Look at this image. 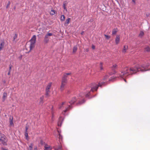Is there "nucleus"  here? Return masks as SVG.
Here are the masks:
<instances>
[{
    "label": "nucleus",
    "instance_id": "19",
    "mask_svg": "<svg viewBox=\"0 0 150 150\" xmlns=\"http://www.w3.org/2000/svg\"><path fill=\"white\" fill-rule=\"evenodd\" d=\"M17 35L16 33L14 34V36L13 37V41H15V40L17 38Z\"/></svg>",
    "mask_w": 150,
    "mask_h": 150
},
{
    "label": "nucleus",
    "instance_id": "28",
    "mask_svg": "<svg viewBox=\"0 0 150 150\" xmlns=\"http://www.w3.org/2000/svg\"><path fill=\"white\" fill-rule=\"evenodd\" d=\"M66 3L64 2L63 4V7L64 9L66 10V11H67V9L66 8Z\"/></svg>",
    "mask_w": 150,
    "mask_h": 150
},
{
    "label": "nucleus",
    "instance_id": "6",
    "mask_svg": "<svg viewBox=\"0 0 150 150\" xmlns=\"http://www.w3.org/2000/svg\"><path fill=\"white\" fill-rule=\"evenodd\" d=\"M0 141L4 145L6 144L7 141L5 136L3 134L1 133H0Z\"/></svg>",
    "mask_w": 150,
    "mask_h": 150
},
{
    "label": "nucleus",
    "instance_id": "33",
    "mask_svg": "<svg viewBox=\"0 0 150 150\" xmlns=\"http://www.w3.org/2000/svg\"><path fill=\"white\" fill-rule=\"evenodd\" d=\"M117 66L116 64H114L113 65L112 67V68H117Z\"/></svg>",
    "mask_w": 150,
    "mask_h": 150
},
{
    "label": "nucleus",
    "instance_id": "20",
    "mask_svg": "<svg viewBox=\"0 0 150 150\" xmlns=\"http://www.w3.org/2000/svg\"><path fill=\"white\" fill-rule=\"evenodd\" d=\"M146 51L147 52H150V47H147L145 48Z\"/></svg>",
    "mask_w": 150,
    "mask_h": 150
},
{
    "label": "nucleus",
    "instance_id": "1",
    "mask_svg": "<svg viewBox=\"0 0 150 150\" xmlns=\"http://www.w3.org/2000/svg\"><path fill=\"white\" fill-rule=\"evenodd\" d=\"M149 65V64L148 63L145 66L142 65L134 67H131L129 70L130 73L128 71V68L126 67L123 70L121 71V73L119 74V75L121 78H124L129 75L135 74L138 71H141L143 72L148 71L150 70V69H147V68Z\"/></svg>",
    "mask_w": 150,
    "mask_h": 150
},
{
    "label": "nucleus",
    "instance_id": "34",
    "mask_svg": "<svg viewBox=\"0 0 150 150\" xmlns=\"http://www.w3.org/2000/svg\"><path fill=\"white\" fill-rule=\"evenodd\" d=\"M144 33L143 32L141 31L139 34V36H142L144 35Z\"/></svg>",
    "mask_w": 150,
    "mask_h": 150
},
{
    "label": "nucleus",
    "instance_id": "5",
    "mask_svg": "<svg viewBox=\"0 0 150 150\" xmlns=\"http://www.w3.org/2000/svg\"><path fill=\"white\" fill-rule=\"evenodd\" d=\"M53 34L52 33H48L46 34L44 38V42L45 43H48L49 41L50 37L52 36Z\"/></svg>",
    "mask_w": 150,
    "mask_h": 150
},
{
    "label": "nucleus",
    "instance_id": "50",
    "mask_svg": "<svg viewBox=\"0 0 150 150\" xmlns=\"http://www.w3.org/2000/svg\"><path fill=\"white\" fill-rule=\"evenodd\" d=\"M4 83H5V81H4Z\"/></svg>",
    "mask_w": 150,
    "mask_h": 150
},
{
    "label": "nucleus",
    "instance_id": "7",
    "mask_svg": "<svg viewBox=\"0 0 150 150\" xmlns=\"http://www.w3.org/2000/svg\"><path fill=\"white\" fill-rule=\"evenodd\" d=\"M52 84V82H50V83H49L46 87V90H45V91H46L45 95L46 96H48L49 94L50 93V87L51 86Z\"/></svg>",
    "mask_w": 150,
    "mask_h": 150
},
{
    "label": "nucleus",
    "instance_id": "4",
    "mask_svg": "<svg viewBox=\"0 0 150 150\" xmlns=\"http://www.w3.org/2000/svg\"><path fill=\"white\" fill-rule=\"evenodd\" d=\"M36 40V36L35 35H33V37L31 38L30 41V50H31L35 47V42Z\"/></svg>",
    "mask_w": 150,
    "mask_h": 150
},
{
    "label": "nucleus",
    "instance_id": "35",
    "mask_svg": "<svg viewBox=\"0 0 150 150\" xmlns=\"http://www.w3.org/2000/svg\"><path fill=\"white\" fill-rule=\"evenodd\" d=\"M102 63H100V69L101 70H102L103 69V68L102 67Z\"/></svg>",
    "mask_w": 150,
    "mask_h": 150
},
{
    "label": "nucleus",
    "instance_id": "2",
    "mask_svg": "<svg viewBox=\"0 0 150 150\" xmlns=\"http://www.w3.org/2000/svg\"><path fill=\"white\" fill-rule=\"evenodd\" d=\"M104 83V82H101V83H99L98 85H97L95 83H93L90 85V87H88L87 88V89H89L91 88L90 91L93 92L94 91H96L97 90L98 86L101 87Z\"/></svg>",
    "mask_w": 150,
    "mask_h": 150
},
{
    "label": "nucleus",
    "instance_id": "36",
    "mask_svg": "<svg viewBox=\"0 0 150 150\" xmlns=\"http://www.w3.org/2000/svg\"><path fill=\"white\" fill-rule=\"evenodd\" d=\"M10 2L9 1H8V4H7V5L6 6V8H7L9 7V5H10Z\"/></svg>",
    "mask_w": 150,
    "mask_h": 150
},
{
    "label": "nucleus",
    "instance_id": "39",
    "mask_svg": "<svg viewBox=\"0 0 150 150\" xmlns=\"http://www.w3.org/2000/svg\"><path fill=\"white\" fill-rule=\"evenodd\" d=\"M25 128H26V129H25V132H28L27 131H28V127L27 126H26Z\"/></svg>",
    "mask_w": 150,
    "mask_h": 150
},
{
    "label": "nucleus",
    "instance_id": "14",
    "mask_svg": "<svg viewBox=\"0 0 150 150\" xmlns=\"http://www.w3.org/2000/svg\"><path fill=\"white\" fill-rule=\"evenodd\" d=\"M10 120V125H13V117H10L9 118Z\"/></svg>",
    "mask_w": 150,
    "mask_h": 150
},
{
    "label": "nucleus",
    "instance_id": "9",
    "mask_svg": "<svg viewBox=\"0 0 150 150\" xmlns=\"http://www.w3.org/2000/svg\"><path fill=\"white\" fill-rule=\"evenodd\" d=\"M76 100V97H74L69 102V103L71 104H73Z\"/></svg>",
    "mask_w": 150,
    "mask_h": 150
},
{
    "label": "nucleus",
    "instance_id": "13",
    "mask_svg": "<svg viewBox=\"0 0 150 150\" xmlns=\"http://www.w3.org/2000/svg\"><path fill=\"white\" fill-rule=\"evenodd\" d=\"M4 41H2L0 44V51H1L4 47Z\"/></svg>",
    "mask_w": 150,
    "mask_h": 150
},
{
    "label": "nucleus",
    "instance_id": "45",
    "mask_svg": "<svg viewBox=\"0 0 150 150\" xmlns=\"http://www.w3.org/2000/svg\"><path fill=\"white\" fill-rule=\"evenodd\" d=\"M79 96L82 97L83 96V95H82V94L81 93H80V95H79Z\"/></svg>",
    "mask_w": 150,
    "mask_h": 150
},
{
    "label": "nucleus",
    "instance_id": "22",
    "mask_svg": "<svg viewBox=\"0 0 150 150\" xmlns=\"http://www.w3.org/2000/svg\"><path fill=\"white\" fill-rule=\"evenodd\" d=\"M44 98V96H43L41 97L40 98V103L42 104L43 103V100Z\"/></svg>",
    "mask_w": 150,
    "mask_h": 150
},
{
    "label": "nucleus",
    "instance_id": "40",
    "mask_svg": "<svg viewBox=\"0 0 150 150\" xmlns=\"http://www.w3.org/2000/svg\"><path fill=\"white\" fill-rule=\"evenodd\" d=\"M1 150H8V149H5L3 147H2L1 148Z\"/></svg>",
    "mask_w": 150,
    "mask_h": 150
},
{
    "label": "nucleus",
    "instance_id": "41",
    "mask_svg": "<svg viewBox=\"0 0 150 150\" xmlns=\"http://www.w3.org/2000/svg\"><path fill=\"white\" fill-rule=\"evenodd\" d=\"M40 143L41 144H43L44 143L43 142V141L41 140L40 141Z\"/></svg>",
    "mask_w": 150,
    "mask_h": 150
},
{
    "label": "nucleus",
    "instance_id": "38",
    "mask_svg": "<svg viewBox=\"0 0 150 150\" xmlns=\"http://www.w3.org/2000/svg\"><path fill=\"white\" fill-rule=\"evenodd\" d=\"M25 136L26 137H28V133L27 132H25Z\"/></svg>",
    "mask_w": 150,
    "mask_h": 150
},
{
    "label": "nucleus",
    "instance_id": "18",
    "mask_svg": "<svg viewBox=\"0 0 150 150\" xmlns=\"http://www.w3.org/2000/svg\"><path fill=\"white\" fill-rule=\"evenodd\" d=\"M33 144L32 143H31L29 146V147L28 148V150H32Z\"/></svg>",
    "mask_w": 150,
    "mask_h": 150
},
{
    "label": "nucleus",
    "instance_id": "8",
    "mask_svg": "<svg viewBox=\"0 0 150 150\" xmlns=\"http://www.w3.org/2000/svg\"><path fill=\"white\" fill-rule=\"evenodd\" d=\"M120 35H117L116 36V38L115 40V42L116 44H118L120 40Z\"/></svg>",
    "mask_w": 150,
    "mask_h": 150
},
{
    "label": "nucleus",
    "instance_id": "21",
    "mask_svg": "<svg viewBox=\"0 0 150 150\" xmlns=\"http://www.w3.org/2000/svg\"><path fill=\"white\" fill-rule=\"evenodd\" d=\"M71 108H72L71 106L70 105H69V107L68 108H67L64 111V112H67V111L68 110V109H71Z\"/></svg>",
    "mask_w": 150,
    "mask_h": 150
},
{
    "label": "nucleus",
    "instance_id": "23",
    "mask_svg": "<svg viewBox=\"0 0 150 150\" xmlns=\"http://www.w3.org/2000/svg\"><path fill=\"white\" fill-rule=\"evenodd\" d=\"M64 20H65V16L64 15H62L61 16V21H63Z\"/></svg>",
    "mask_w": 150,
    "mask_h": 150
},
{
    "label": "nucleus",
    "instance_id": "31",
    "mask_svg": "<svg viewBox=\"0 0 150 150\" xmlns=\"http://www.w3.org/2000/svg\"><path fill=\"white\" fill-rule=\"evenodd\" d=\"M62 122H60V121L59 122H58V126H61L62 125Z\"/></svg>",
    "mask_w": 150,
    "mask_h": 150
},
{
    "label": "nucleus",
    "instance_id": "37",
    "mask_svg": "<svg viewBox=\"0 0 150 150\" xmlns=\"http://www.w3.org/2000/svg\"><path fill=\"white\" fill-rule=\"evenodd\" d=\"M12 66L11 64L9 65V71H11V69Z\"/></svg>",
    "mask_w": 150,
    "mask_h": 150
},
{
    "label": "nucleus",
    "instance_id": "51",
    "mask_svg": "<svg viewBox=\"0 0 150 150\" xmlns=\"http://www.w3.org/2000/svg\"><path fill=\"white\" fill-rule=\"evenodd\" d=\"M14 9H15V8H16V7H14Z\"/></svg>",
    "mask_w": 150,
    "mask_h": 150
},
{
    "label": "nucleus",
    "instance_id": "15",
    "mask_svg": "<svg viewBox=\"0 0 150 150\" xmlns=\"http://www.w3.org/2000/svg\"><path fill=\"white\" fill-rule=\"evenodd\" d=\"M85 102V100L84 99H83L82 101H79L78 103L77 104V105H81L82 104L84 103Z\"/></svg>",
    "mask_w": 150,
    "mask_h": 150
},
{
    "label": "nucleus",
    "instance_id": "32",
    "mask_svg": "<svg viewBox=\"0 0 150 150\" xmlns=\"http://www.w3.org/2000/svg\"><path fill=\"white\" fill-rule=\"evenodd\" d=\"M90 92H89L88 93L86 94L85 95V96L86 97H88L90 95Z\"/></svg>",
    "mask_w": 150,
    "mask_h": 150
},
{
    "label": "nucleus",
    "instance_id": "26",
    "mask_svg": "<svg viewBox=\"0 0 150 150\" xmlns=\"http://www.w3.org/2000/svg\"><path fill=\"white\" fill-rule=\"evenodd\" d=\"M58 132L59 134V139L60 140H62V135H61L60 133H59V131H58Z\"/></svg>",
    "mask_w": 150,
    "mask_h": 150
},
{
    "label": "nucleus",
    "instance_id": "25",
    "mask_svg": "<svg viewBox=\"0 0 150 150\" xmlns=\"http://www.w3.org/2000/svg\"><path fill=\"white\" fill-rule=\"evenodd\" d=\"M55 11L54 10H52L50 12V14L52 15H53L55 13Z\"/></svg>",
    "mask_w": 150,
    "mask_h": 150
},
{
    "label": "nucleus",
    "instance_id": "43",
    "mask_svg": "<svg viewBox=\"0 0 150 150\" xmlns=\"http://www.w3.org/2000/svg\"><path fill=\"white\" fill-rule=\"evenodd\" d=\"M92 49H95V46H94V45H93L92 46Z\"/></svg>",
    "mask_w": 150,
    "mask_h": 150
},
{
    "label": "nucleus",
    "instance_id": "48",
    "mask_svg": "<svg viewBox=\"0 0 150 150\" xmlns=\"http://www.w3.org/2000/svg\"><path fill=\"white\" fill-rule=\"evenodd\" d=\"M34 149H35V150H37V148H35Z\"/></svg>",
    "mask_w": 150,
    "mask_h": 150
},
{
    "label": "nucleus",
    "instance_id": "29",
    "mask_svg": "<svg viewBox=\"0 0 150 150\" xmlns=\"http://www.w3.org/2000/svg\"><path fill=\"white\" fill-rule=\"evenodd\" d=\"M104 36H105V38L107 39H109L110 38V36H108V35L105 34V35H104Z\"/></svg>",
    "mask_w": 150,
    "mask_h": 150
},
{
    "label": "nucleus",
    "instance_id": "42",
    "mask_svg": "<svg viewBox=\"0 0 150 150\" xmlns=\"http://www.w3.org/2000/svg\"><path fill=\"white\" fill-rule=\"evenodd\" d=\"M132 1L134 3V4H135V1H136V0H132Z\"/></svg>",
    "mask_w": 150,
    "mask_h": 150
},
{
    "label": "nucleus",
    "instance_id": "24",
    "mask_svg": "<svg viewBox=\"0 0 150 150\" xmlns=\"http://www.w3.org/2000/svg\"><path fill=\"white\" fill-rule=\"evenodd\" d=\"M70 18H68L66 21L65 22V24H68L69 23V21H70Z\"/></svg>",
    "mask_w": 150,
    "mask_h": 150
},
{
    "label": "nucleus",
    "instance_id": "17",
    "mask_svg": "<svg viewBox=\"0 0 150 150\" xmlns=\"http://www.w3.org/2000/svg\"><path fill=\"white\" fill-rule=\"evenodd\" d=\"M109 76L108 75H105L104 77L103 80L104 81H106L107 79L108 78Z\"/></svg>",
    "mask_w": 150,
    "mask_h": 150
},
{
    "label": "nucleus",
    "instance_id": "3",
    "mask_svg": "<svg viewBox=\"0 0 150 150\" xmlns=\"http://www.w3.org/2000/svg\"><path fill=\"white\" fill-rule=\"evenodd\" d=\"M67 81L66 77V76H65L64 77H63L62 78L60 88V90L61 91H62L64 90V87L67 83Z\"/></svg>",
    "mask_w": 150,
    "mask_h": 150
},
{
    "label": "nucleus",
    "instance_id": "11",
    "mask_svg": "<svg viewBox=\"0 0 150 150\" xmlns=\"http://www.w3.org/2000/svg\"><path fill=\"white\" fill-rule=\"evenodd\" d=\"M7 97V94L6 93L4 92L3 94L2 97L3 101L4 102Z\"/></svg>",
    "mask_w": 150,
    "mask_h": 150
},
{
    "label": "nucleus",
    "instance_id": "47",
    "mask_svg": "<svg viewBox=\"0 0 150 150\" xmlns=\"http://www.w3.org/2000/svg\"><path fill=\"white\" fill-rule=\"evenodd\" d=\"M64 102H63V103H62V105H64Z\"/></svg>",
    "mask_w": 150,
    "mask_h": 150
},
{
    "label": "nucleus",
    "instance_id": "46",
    "mask_svg": "<svg viewBox=\"0 0 150 150\" xmlns=\"http://www.w3.org/2000/svg\"><path fill=\"white\" fill-rule=\"evenodd\" d=\"M10 72H11V71H9V72H8V75H9L10 74Z\"/></svg>",
    "mask_w": 150,
    "mask_h": 150
},
{
    "label": "nucleus",
    "instance_id": "27",
    "mask_svg": "<svg viewBox=\"0 0 150 150\" xmlns=\"http://www.w3.org/2000/svg\"><path fill=\"white\" fill-rule=\"evenodd\" d=\"M50 147L49 146H45V149L44 150H50Z\"/></svg>",
    "mask_w": 150,
    "mask_h": 150
},
{
    "label": "nucleus",
    "instance_id": "44",
    "mask_svg": "<svg viewBox=\"0 0 150 150\" xmlns=\"http://www.w3.org/2000/svg\"><path fill=\"white\" fill-rule=\"evenodd\" d=\"M62 105H61L59 106V109H61V108L62 107Z\"/></svg>",
    "mask_w": 150,
    "mask_h": 150
},
{
    "label": "nucleus",
    "instance_id": "52",
    "mask_svg": "<svg viewBox=\"0 0 150 150\" xmlns=\"http://www.w3.org/2000/svg\"><path fill=\"white\" fill-rule=\"evenodd\" d=\"M114 72H115L114 73H116L115 71H114Z\"/></svg>",
    "mask_w": 150,
    "mask_h": 150
},
{
    "label": "nucleus",
    "instance_id": "49",
    "mask_svg": "<svg viewBox=\"0 0 150 150\" xmlns=\"http://www.w3.org/2000/svg\"><path fill=\"white\" fill-rule=\"evenodd\" d=\"M124 79V81H125V82H126V80L125 79Z\"/></svg>",
    "mask_w": 150,
    "mask_h": 150
},
{
    "label": "nucleus",
    "instance_id": "30",
    "mask_svg": "<svg viewBox=\"0 0 150 150\" xmlns=\"http://www.w3.org/2000/svg\"><path fill=\"white\" fill-rule=\"evenodd\" d=\"M71 74V73H66V74H64V76L63 77H64L65 76H66V79L67 80V75H70Z\"/></svg>",
    "mask_w": 150,
    "mask_h": 150
},
{
    "label": "nucleus",
    "instance_id": "10",
    "mask_svg": "<svg viewBox=\"0 0 150 150\" xmlns=\"http://www.w3.org/2000/svg\"><path fill=\"white\" fill-rule=\"evenodd\" d=\"M128 48V47L127 46L125 45L123 46V48L122 50V52L123 53H125L126 52Z\"/></svg>",
    "mask_w": 150,
    "mask_h": 150
},
{
    "label": "nucleus",
    "instance_id": "16",
    "mask_svg": "<svg viewBox=\"0 0 150 150\" xmlns=\"http://www.w3.org/2000/svg\"><path fill=\"white\" fill-rule=\"evenodd\" d=\"M77 49V47L76 46L74 47L73 49V53H75Z\"/></svg>",
    "mask_w": 150,
    "mask_h": 150
},
{
    "label": "nucleus",
    "instance_id": "12",
    "mask_svg": "<svg viewBox=\"0 0 150 150\" xmlns=\"http://www.w3.org/2000/svg\"><path fill=\"white\" fill-rule=\"evenodd\" d=\"M118 30L117 28L114 29L112 31V35H115L118 31Z\"/></svg>",
    "mask_w": 150,
    "mask_h": 150
}]
</instances>
